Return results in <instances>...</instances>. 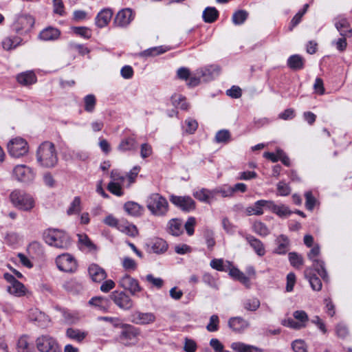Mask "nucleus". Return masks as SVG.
<instances>
[{
  "instance_id": "obj_1",
  "label": "nucleus",
  "mask_w": 352,
  "mask_h": 352,
  "mask_svg": "<svg viewBox=\"0 0 352 352\" xmlns=\"http://www.w3.org/2000/svg\"><path fill=\"white\" fill-rule=\"evenodd\" d=\"M36 161L43 168L54 167L58 161L54 144L47 141L43 142L37 149Z\"/></svg>"
},
{
  "instance_id": "obj_2",
  "label": "nucleus",
  "mask_w": 352,
  "mask_h": 352,
  "mask_svg": "<svg viewBox=\"0 0 352 352\" xmlns=\"http://www.w3.org/2000/svg\"><path fill=\"white\" fill-rule=\"evenodd\" d=\"M43 236L46 243L56 248L67 249L71 244L69 236L61 230L47 229Z\"/></svg>"
},
{
  "instance_id": "obj_3",
  "label": "nucleus",
  "mask_w": 352,
  "mask_h": 352,
  "mask_svg": "<svg viewBox=\"0 0 352 352\" xmlns=\"http://www.w3.org/2000/svg\"><path fill=\"white\" fill-rule=\"evenodd\" d=\"M146 205L151 214L164 217L168 211V202L162 195L154 192L150 194L146 199Z\"/></svg>"
},
{
  "instance_id": "obj_4",
  "label": "nucleus",
  "mask_w": 352,
  "mask_h": 352,
  "mask_svg": "<svg viewBox=\"0 0 352 352\" xmlns=\"http://www.w3.org/2000/svg\"><path fill=\"white\" fill-rule=\"evenodd\" d=\"M9 199L13 206L23 211H30L35 206L34 198L20 190H14L11 192Z\"/></svg>"
},
{
  "instance_id": "obj_5",
  "label": "nucleus",
  "mask_w": 352,
  "mask_h": 352,
  "mask_svg": "<svg viewBox=\"0 0 352 352\" xmlns=\"http://www.w3.org/2000/svg\"><path fill=\"white\" fill-rule=\"evenodd\" d=\"M39 352H61L57 340L50 335H41L35 341Z\"/></svg>"
},
{
  "instance_id": "obj_6",
  "label": "nucleus",
  "mask_w": 352,
  "mask_h": 352,
  "mask_svg": "<svg viewBox=\"0 0 352 352\" xmlns=\"http://www.w3.org/2000/svg\"><path fill=\"white\" fill-rule=\"evenodd\" d=\"M12 174L15 179L25 184L32 182L36 176L34 169L25 164L15 166Z\"/></svg>"
},
{
  "instance_id": "obj_7",
  "label": "nucleus",
  "mask_w": 352,
  "mask_h": 352,
  "mask_svg": "<svg viewBox=\"0 0 352 352\" xmlns=\"http://www.w3.org/2000/svg\"><path fill=\"white\" fill-rule=\"evenodd\" d=\"M140 329L130 324H124L120 335V342L125 346H130L138 342Z\"/></svg>"
},
{
  "instance_id": "obj_8",
  "label": "nucleus",
  "mask_w": 352,
  "mask_h": 352,
  "mask_svg": "<svg viewBox=\"0 0 352 352\" xmlns=\"http://www.w3.org/2000/svg\"><path fill=\"white\" fill-rule=\"evenodd\" d=\"M8 149L11 156L19 158L28 152V143L23 138H16L10 141Z\"/></svg>"
},
{
  "instance_id": "obj_9",
  "label": "nucleus",
  "mask_w": 352,
  "mask_h": 352,
  "mask_svg": "<svg viewBox=\"0 0 352 352\" xmlns=\"http://www.w3.org/2000/svg\"><path fill=\"white\" fill-rule=\"evenodd\" d=\"M56 263L58 268L63 272H74L77 269V263L74 257L65 253L58 256L56 258Z\"/></svg>"
},
{
  "instance_id": "obj_10",
  "label": "nucleus",
  "mask_w": 352,
  "mask_h": 352,
  "mask_svg": "<svg viewBox=\"0 0 352 352\" xmlns=\"http://www.w3.org/2000/svg\"><path fill=\"white\" fill-rule=\"evenodd\" d=\"M118 285L124 290L129 292L132 296H136L142 291L138 280L129 274H124L118 280Z\"/></svg>"
},
{
  "instance_id": "obj_11",
  "label": "nucleus",
  "mask_w": 352,
  "mask_h": 352,
  "mask_svg": "<svg viewBox=\"0 0 352 352\" xmlns=\"http://www.w3.org/2000/svg\"><path fill=\"white\" fill-rule=\"evenodd\" d=\"M34 24V19L29 14L19 16L13 25V29L19 34H26Z\"/></svg>"
},
{
  "instance_id": "obj_12",
  "label": "nucleus",
  "mask_w": 352,
  "mask_h": 352,
  "mask_svg": "<svg viewBox=\"0 0 352 352\" xmlns=\"http://www.w3.org/2000/svg\"><path fill=\"white\" fill-rule=\"evenodd\" d=\"M111 298L120 309L129 310L133 306V301L125 292L114 291L111 294Z\"/></svg>"
},
{
  "instance_id": "obj_13",
  "label": "nucleus",
  "mask_w": 352,
  "mask_h": 352,
  "mask_svg": "<svg viewBox=\"0 0 352 352\" xmlns=\"http://www.w3.org/2000/svg\"><path fill=\"white\" fill-rule=\"evenodd\" d=\"M170 201L173 204L183 211L190 212L195 208V202L189 196H177L173 195L170 197Z\"/></svg>"
},
{
  "instance_id": "obj_14",
  "label": "nucleus",
  "mask_w": 352,
  "mask_h": 352,
  "mask_svg": "<svg viewBox=\"0 0 352 352\" xmlns=\"http://www.w3.org/2000/svg\"><path fill=\"white\" fill-rule=\"evenodd\" d=\"M155 320V315L152 312H141L136 310L131 314V321L136 324L146 325L153 323Z\"/></svg>"
},
{
  "instance_id": "obj_15",
  "label": "nucleus",
  "mask_w": 352,
  "mask_h": 352,
  "mask_svg": "<svg viewBox=\"0 0 352 352\" xmlns=\"http://www.w3.org/2000/svg\"><path fill=\"white\" fill-rule=\"evenodd\" d=\"M133 18L132 10L130 8H124L117 13L113 23L117 27L125 28L131 23Z\"/></svg>"
},
{
  "instance_id": "obj_16",
  "label": "nucleus",
  "mask_w": 352,
  "mask_h": 352,
  "mask_svg": "<svg viewBox=\"0 0 352 352\" xmlns=\"http://www.w3.org/2000/svg\"><path fill=\"white\" fill-rule=\"evenodd\" d=\"M270 200L261 199L256 201L252 206H248L245 212L248 215H262L263 214V209H268Z\"/></svg>"
},
{
  "instance_id": "obj_17",
  "label": "nucleus",
  "mask_w": 352,
  "mask_h": 352,
  "mask_svg": "<svg viewBox=\"0 0 352 352\" xmlns=\"http://www.w3.org/2000/svg\"><path fill=\"white\" fill-rule=\"evenodd\" d=\"M228 323V327L236 333H241L250 326V323L241 317H232Z\"/></svg>"
},
{
  "instance_id": "obj_18",
  "label": "nucleus",
  "mask_w": 352,
  "mask_h": 352,
  "mask_svg": "<svg viewBox=\"0 0 352 352\" xmlns=\"http://www.w3.org/2000/svg\"><path fill=\"white\" fill-rule=\"evenodd\" d=\"M214 192L213 190L202 188L194 190L192 195L201 202L210 204L214 200Z\"/></svg>"
},
{
  "instance_id": "obj_19",
  "label": "nucleus",
  "mask_w": 352,
  "mask_h": 352,
  "mask_svg": "<svg viewBox=\"0 0 352 352\" xmlns=\"http://www.w3.org/2000/svg\"><path fill=\"white\" fill-rule=\"evenodd\" d=\"M88 272L90 278L94 282L100 283L107 277L106 272L103 268L97 264H91L88 268Z\"/></svg>"
},
{
  "instance_id": "obj_20",
  "label": "nucleus",
  "mask_w": 352,
  "mask_h": 352,
  "mask_svg": "<svg viewBox=\"0 0 352 352\" xmlns=\"http://www.w3.org/2000/svg\"><path fill=\"white\" fill-rule=\"evenodd\" d=\"M112 16L113 12L111 9L105 8L102 10L96 17V25L100 28L107 26L110 22Z\"/></svg>"
},
{
  "instance_id": "obj_21",
  "label": "nucleus",
  "mask_w": 352,
  "mask_h": 352,
  "mask_svg": "<svg viewBox=\"0 0 352 352\" xmlns=\"http://www.w3.org/2000/svg\"><path fill=\"white\" fill-rule=\"evenodd\" d=\"M335 26L341 36L351 37L352 36V29L345 18L338 19L335 23Z\"/></svg>"
},
{
  "instance_id": "obj_22",
  "label": "nucleus",
  "mask_w": 352,
  "mask_h": 352,
  "mask_svg": "<svg viewBox=\"0 0 352 352\" xmlns=\"http://www.w3.org/2000/svg\"><path fill=\"white\" fill-rule=\"evenodd\" d=\"M268 210L281 218L287 217L292 212L287 206L283 204L276 205L273 201L270 200Z\"/></svg>"
},
{
  "instance_id": "obj_23",
  "label": "nucleus",
  "mask_w": 352,
  "mask_h": 352,
  "mask_svg": "<svg viewBox=\"0 0 352 352\" xmlns=\"http://www.w3.org/2000/svg\"><path fill=\"white\" fill-rule=\"evenodd\" d=\"M60 32L58 29L47 27L43 29L39 34V38L43 41H54L58 38Z\"/></svg>"
},
{
  "instance_id": "obj_24",
  "label": "nucleus",
  "mask_w": 352,
  "mask_h": 352,
  "mask_svg": "<svg viewBox=\"0 0 352 352\" xmlns=\"http://www.w3.org/2000/svg\"><path fill=\"white\" fill-rule=\"evenodd\" d=\"M16 80L20 85L29 86L36 82V76L32 71H27L18 74Z\"/></svg>"
},
{
  "instance_id": "obj_25",
  "label": "nucleus",
  "mask_w": 352,
  "mask_h": 352,
  "mask_svg": "<svg viewBox=\"0 0 352 352\" xmlns=\"http://www.w3.org/2000/svg\"><path fill=\"white\" fill-rule=\"evenodd\" d=\"M7 291L9 294L16 297L24 296L28 294V290L26 289L25 285L19 280L14 282V283H12V285H8L7 287Z\"/></svg>"
},
{
  "instance_id": "obj_26",
  "label": "nucleus",
  "mask_w": 352,
  "mask_h": 352,
  "mask_svg": "<svg viewBox=\"0 0 352 352\" xmlns=\"http://www.w3.org/2000/svg\"><path fill=\"white\" fill-rule=\"evenodd\" d=\"M246 240L258 256H263L265 255V249L261 241L253 236H248Z\"/></svg>"
},
{
  "instance_id": "obj_27",
  "label": "nucleus",
  "mask_w": 352,
  "mask_h": 352,
  "mask_svg": "<svg viewBox=\"0 0 352 352\" xmlns=\"http://www.w3.org/2000/svg\"><path fill=\"white\" fill-rule=\"evenodd\" d=\"M124 209L129 214L133 217L140 216L144 211V208L135 201H127L125 203Z\"/></svg>"
},
{
  "instance_id": "obj_28",
  "label": "nucleus",
  "mask_w": 352,
  "mask_h": 352,
  "mask_svg": "<svg viewBox=\"0 0 352 352\" xmlns=\"http://www.w3.org/2000/svg\"><path fill=\"white\" fill-rule=\"evenodd\" d=\"M305 276L309 280L313 290L320 291L322 289V282L320 279L314 274H311V270L307 268L305 270Z\"/></svg>"
},
{
  "instance_id": "obj_29",
  "label": "nucleus",
  "mask_w": 352,
  "mask_h": 352,
  "mask_svg": "<svg viewBox=\"0 0 352 352\" xmlns=\"http://www.w3.org/2000/svg\"><path fill=\"white\" fill-rule=\"evenodd\" d=\"M17 352H34V349L29 341V337L26 335L21 336L16 344Z\"/></svg>"
},
{
  "instance_id": "obj_30",
  "label": "nucleus",
  "mask_w": 352,
  "mask_h": 352,
  "mask_svg": "<svg viewBox=\"0 0 352 352\" xmlns=\"http://www.w3.org/2000/svg\"><path fill=\"white\" fill-rule=\"evenodd\" d=\"M168 232L173 236H179L183 232V226L181 220L172 219L168 223Z\"/></svg>"
},
{
  "instance_id": "obj_31",
  "label": "nucleus",
  "mask_w": 352,
  "mask_h": 352,
  "mask_svg": "<svg viewBox=\"0 0 352 352\" xmlns=\"http://www.w3.org/2000/svg\"><path fill=\"white\" fill-rule=\"evenodd\" d=\"M276 244L277 247L274 250V252L278 254H285L288 250L289 246V239L285 235H280L276 239Z\"/></svg>"
},
{
  "instance_id": "obj_32",
  "label": "nucleus",
  "mask_w": 352,
  "mask_h": 352,
  "mask_svg": "<svg viewBox=\"0 0 352 352\" xmlns=\"http://www.w3.org/2000/svg\"><path fill=\"white\" fill-rule=\"evenodd\" d=\"M63 287L67 292L73 294H78L83 289L82 284L74 279H70L64 282Z\"/></svg>"
},
{
  "instance_id": "obj_33",
  "label": "nucleus",
  "mask_w": 352,
  "mask_h": 352,
  "mask_svg": "<svg viewBox=\"0 0 352 352\" xmlns=\"http://www.w3.org/2000/svg\"><path fill=\"white\" fill-rule=\"evenodd\" d=\"M138 143L135 138H127L122 140L118 146V149L120 151L125 152L128 151H132L136 149Z\"/></svg>"
},
{
  "instance_id": "obj_34",
  "label": "nucleus",
  "mask_w": 352,
  "mask_h": 352,
  "mask_svg": "<svg viewBox=\"0 0 352 352\" xmlns=\"http://www.w3.org/2000/svg\"><path fill=\"white\" fill-rule=\"evenodd\" d=\"M22 42V38L18 36H8L2 41V47L6 50H11L16 48Z\"/></svg>"
},
{
  "instance_id": "obj_35",
  "label": "nucleus",
  "mask_w": 352,
  "mask_h": 352,
  "mask_svg": "<svg viewBox=\"0 0 352 352\" xmlns=\"http://www.w3.org/2000/svg\"><path fill=\"white\" fill-rule=\"evenodd\" d=\"M151 248L153 252L156 254H162L166 251L168 245L166 242L160 238H156L151 242Z\"/></svg>"
},
{
  "instance_id": "obj_36",
  "label": "nucleus",
  "mask_w": 352,
  "mask_h": 352,
  "mask_svg": "<svg viewBox=\"0 0 352 352\" xmlns=\"http://www.w3.org/2000/svg\"><path fill=\"white\" fill-rule=\"evenodd\" d=\"M29 316L32 320L37 322L39 326H43L49 321L48 316L37 309H32Z\"/></svg>"
},
{
  "instance_id": "obj_37",
  "label": "nucleus",
  "mask_w": 352,
  "mask_h": 352,
  "mask_svg": "<svg viewBox=\"0 0 352 352\" xmlns=\"http://www.w3.org/2000/svg\"><path fill=\"white\" fill-rule=\"evenodd\" d=\"M229 274L234 279L240 281L246 287H249L250 285V278L239 269L233 267L230 269Z\"/></svg>"
},
{
  "instance_id": "obj_38",
  "label": "nucleus",
  "mask_w": 352,
  "mask_h": 352,
  "mask_svg": "<svg viewBox=\"0 0 352 352\" xmlns=\"http://www.w3.org/2000/svg\"><path fill=\"white\" fill-rule=\"evenodd\" d=\"M89 304L98 308V310L106 311L108 309V300L103 297H93Z\"/></svg>"
},
{
  "instance_id": "obj_39",
  "label": "nucleus",
  "mask_w": 352,
  "mask_h": 352,
  "mask_svg": "<svg viewBox=\"0 0 352 352\" xmlns=\"http://www.w3.org/2000/svg\"><path fill=\"white\" fill-rule=\"evenodd\" d=\"M287 65L292 69H300L303 67L304 60L300 55L294 54L289 57Z\"/></svg>"
},
{
  "instance_id": "obj_40",
  "label": "nucleus",
  "mask_w": 352,
  "mask_h": 352,
  "mask_svg": "<svg viewBox=\"0 0 352 352\" xmlns=\"http://www.w3.org/2000/svg\"><path fill=\"white\" fill-rule=\"evenodd\" d=\"M313 267L314 270L318 272V275L324 280L328 281L329 277L327 270L324 267V263L323 261L316 259L313 261Z\"/></svg>"
},
{
  "instance_id": "obj_41",
  "label": "nucleus",
  "mask_w": 352,
  "mask_h": 352,
  "mask_svg": "<svg viewBox=\"0 0 352 352\" xmlns=\"http://www.w3.org/2000/svg\"><path fill=\"white\" fill-rule=\"evenodd\" d=\"M219 12L216 8L212 7L206 8L203 12V19L206 23H212L218 17Z\"/></svg>"
},
{
  "instance_id": "obj_42",
  "label": "nucleus",
  "mask_w": 352,
  "mask_h": 352,
  "mask_svg": "<svg viewBox=\"0 0 352 352\" xmlns=\"http://www.w3.org/2000/svg\"><path fill=\"white\" fill-rule=\"evenodd\" d=\"M121 265L123 269L127 272H134L138 269L137 262L129 256L122 258Z\"/></svg>"
},
{
  "instance_id": "obj_43",
  "label": "nucleus",
  "mask_w": 352,
  "mask_h": 352,
  "mask_svg": "<svg viewBox=\"0 0 352 352\" xmlns=\"http://www.w3.org/2000/svg\"><path fill=\"white\" fill-rule=\"evenodd\" d=\"M261 305V302L258 298L256 297L245 299L243 302V306L245 309L250 311H256Z\"/></svg>"
},
{
  "instance_id": "obj_44",
  "label": "nucleus",
  "mask_w": 352,
  "mask_h": 352,
  "mask_svg": "<svg viewBox=\"0 0 352 352\" xmlns=\"http://www.w3.org/2000/svg\"><path fill=\"white\" fill-rule=\"evenodd\" d=\"M173 104L182 110H187L188 104L186 102V98L179 94H175L171 98Z\"/></svg>"
},
{
  "instance_id": "obj_45",
  "label": "nucleus",
  "mask_w": 352,
  "mask_h": 352,
  "mask_svg": "<svg viewBox=\"0 0 352 352\" xmlns=\"http://www.w3.org/2000/svg\"><path fill=\"white\" fill-rule=\"evenodd\" d=\"M197 122L191 118H187L182 124V129L184 132L188 134H193L197 130Z\"/></svg>"
},
{
  "instance_id": "obj_46",
  "label": "nucleus",
  "mask_w": 352,
  "mask_h": 352,
  "mask_svg": "<svg viewBox=\"0 0 352 352\" xmlns=\"http://www.w3.org/2000/svg\"><path fill=\"white\" fill-rule=\"evenodd\" d=\"M168 50L166 47L158 46L148 48L140 53V56L143 57L155 56L162 54Z\"/></svg>"
},
{
  "instance_id": "obj_47",
  "label": "nucleus",
  "mask_w": 352,
  "mask_h": 352,
  "mask_svg": "<svg viewBox=\"0 0 352 352\" xmlns=\"http://www.w3.org/2000/svg\"><path fill=\"white\" fill-rule=\"evenodd\" d=\"M288 258L291 265L296 269L300 268V267L303 265L302 256L296 252H289L288 254Z\"/></svg>"
},
{
  "instance_id": "obj_48",
  "label": "nucleus",
  "mask_w": 352,
  "mask_h": 352,
  "mask_svg": "<svg viewBox=\"0 0 352 352\" xmlns=\"http://www.w3.org/2000/svg\"><path fill=\"white\" fill-rule=\"evenodd\" d=\"M81 211V200L80 197H75L67 210L68 215L78 214Z\"/></svg>"
},
{
  "instance_id": "obj_49",
  "label": "nucleus",
  "mask_w": 352,
  "mask_h": 352,
  "mask_svg": "<svg viewBox=\"0 0 352 352\" xmlns=\"http://www.w3.org/2000/svg\"><path fill=\"white\" fill-rule=\"evenodd\" d=\"M294 318L301 325L302 328L307 326L309 321V316L303 310H297L293 313Z\"/></svg>"
},
{
  "instance_id": "obj_50",
  "label": "nucleus",
  "mask_w": 352,
  "mask_h": 352,
  "mask_svg": "<svg viewBox=\"0 0 352 352\" xmlns=\"http://www.w3.org/2000/svg\"><path fill=\"white\" fill-rule=\"evenodd\" d=\"M248 16V12L245 10H238L235 12L232 15V22L234 25H241L247 19Z\"/></svg>"
},
{
  "instance_id": "obj_51",
  "label": "nucleus",
  "mask_w": 352,
  "mask_h": 352,
  "mask_svg": "<svg viewBox=\"0 0 352 352\" xmlns=\"http://www.w3.org/2000/svg\"><path fill=\"white\" fill-rule=\"evenodd\" d=\"M253 230L255 233L262 236H266L270 233L267 226L261 221H256L253 224Z\"/></svg>"
},
{
  "instance_id": "obj_52",
  "label": "nucleus",
  "mask_w": 352,
  "mask_h": 352,
  "mask_svg": "<svg viewBox=\"0 0 352 352\" xmlns=\"http://www.w3.org/2000/svg\"><path fill=\"white\" fill-rule=\"evenodd\" d=\"M66 335L68 338L78 342H81L86 336V334L84 332H81L78 329H74L72 328L67 329Z\"/></svg>"
},
{
  "instance_id": "obj_53",
  "label": "nucleus",
  "mask_w": 352,
  "mask_h": 352,
  "mask_svg": "<svg viewBox=\"0 0 352 352\" xmlns=\"http://www.w3.org/2000/svg\"><path fill=\"white\" fill-rule=\"evenodd\" d=\"M309 8L308 4H305L303 8L298 12L296 15L292 18L290 25H289V30H292L294 27H296L302 19V16L306 13L307 9Z\"/></svg>"
},
{
  "instance_id": "obj_54",
  "label": "nucleus",
  "mask_w": 352,
  "mask_h": 352,
  "mask_svg": "<svg viewBox=\"0 0 352 352\" xmlns=\"http://www.w3.org/2000/svg\"><path fill=\"white\" fill-rule=\"evenodd\" d=\"M230 348L235 352H252V345L241 342H234L230 345Z\"/></svg>"
},
{
  "instance_id": "obj_55",
  "label": "nucleus",
  "mask_w": 352,
  "mask_h": 352,
  "mask_svg": "<svg viewBox=\"0 0 352 352\" xmlns=\"http://www.w3.org/2000/svg\"><path fill=\"white\" fill-rule=\"evenodd\" d=\"M72 30L74 34L84 38L88 39L91 36V31L87 27H72Z\"/></svg>"
},
{
  "instance_id": "obj_56",
  "label": "nucleus",
  "mask_w": 352,
  "mask_h": 352,
  "mask_svg": "<svg viewBox=\"0 0 352 352\" xmlns=\"http://www.w3.org/2000/svg\"><path fill=\"white\" fill-rule=\"evenodd\" d=\"M215 141L217 143L226 144L230 141V133L229 131L223 129L219 131L215 135Z\"/></svg>"
},
{
  "instance_id": "obj_57",
  "label": "nucleus",
  "mask_w": 352,
  "mask_h": 352,
  "mask_svg": "<svg viewBox=\"0 0 352 352\" xmlns=\"http://www.w3.org/2000/svg\"><path fill=\"white\" fill-rule=\"evenodd\" d=\"M107 189L111 193L118 197H121L124 195L121 184L118 182H110L107 186Z\"/></svg>"
},
{
  "instance_id": "obj_58",
  "label": "nucleus",
  "mask_w": 352,
  "mask_h": 352,
  "mask_svg": "<svg viewBox=\"0 0 352 352\" xmlns=\"http://www.w3.org/2000/svg\"><path fill=\"white\" fill-rule=\"evenodd\" d=\"M85 110L87 112H93L96 106V98L93 94H89L84 98Z\"/></svg>"
},
{
  "instance_id": "obj_59",
  "label": "nucleus",
  "mask_w": 352,
  "mask_h": 352,
  "mask_svg": "<svg viewBox=\"0 0 352 352\" xmlns=\"http://www.w3.org/2000/svg\"><path fill=\"white\" fill-rule=\"evenodd\" d=\"M219 318L216 314L210 316L209 322L206 326V329L209 332H215L219 329Z\"/></svg>"
},
{
  "instance_id": "obj_60",
  "label": "nucleus",
  "mask_w": 352,
  "mask_h": 352,
  "mask_svg": "<svg viewBox=\"0 0 352 352\" xmlns=\"http://www.w3.org/2000/svg\"><path fill=\"white\" fill-rule=\"evenodd\" d=\"M118 230L121 232L126 233L129 236H135L138 233L137 228L135 226L128 223H121L118 227Z\"/></svg>"
},
{
  "instance_id": "obj_61",
  "label": "nucleus",
  "mask_w": 352,
  "mask_h": 352,
  "mask_svg": "<svg viewBox=\"0 0 352 352\" xmlns=\"http://www.w3.org/2000/svg\"><path fill=\"white\" fill-rule=\"evenodd\" d=\"M292 348L294 352H308L307 344L300 339L293 341Z\"/></svg>"
},
{
  "instance_id": "obj_62",
  "label": "nucleus",
  "mask_w": 352,
  "mask_h": 352,
  "mask_svg": "<svg viewBox=\"0 0 352 352\" xmlns=\"http://www.w3.org/2000/svg\"><path fill=\"white\" fill-rule=\"evenodd\" d=\"M78 238L79 243L85 245L89 250H92L96 249V245L92 243L87 235L85 234H78Z\"/></svg>"
},
{
  "instance_id": "obj_63",
  "label": "nucleus",
  "mask_w": 352,
  "mask_h": 352,
  "mask_svg": "<svg viewBox=\"0 0 352 352\" xmlns=\"http://www.w3.org/2000/svg\"><path fill=\"white\" fill-rule=\"evenodd\" d=\"M204 237L206 240L208 248L212 250L215 245L214 232L210 230L206 229L204 232Z\"/></svg>"
},
{
  "instance_id": "obj_64",
  "label": "nucleus",
  "mask_w": 352,
  "mask_h": 352,
  "mask_svg": "<svg viewBox=\"0 0 352 352\" xmlns=\"http://www.w3.org/2000/svg\"><path fill=\"white\" fill-rule=\"evenodd\" d=\"M291 192L289 186L285 182H280L277 184V193L280 196H287Z\"/></svg>"
}]
</instances>
